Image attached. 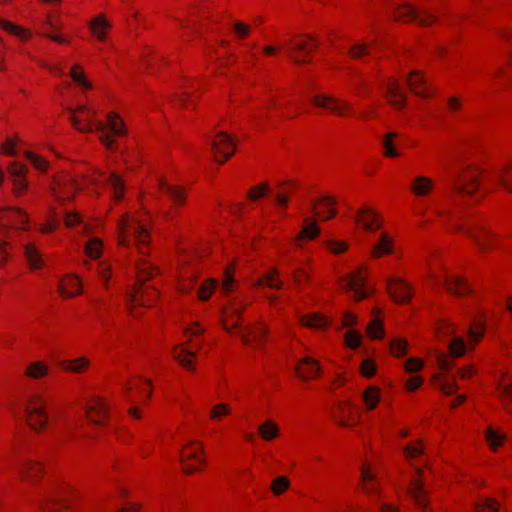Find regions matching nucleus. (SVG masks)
<instances>
[{"label":"nucleus","instance_id":"1","mask_svg":"<svg viewBox=\"0 0 512 512\" xmlns=\"http://www.w3.org/2000/svg\"><path fill=\"white\" fill-rule=\"evenodd\" d=\"M68 111L70 113L69 120L78 131H97L100 133L99 138L101 142L109 150L115 149V141L106 133V129L109 128L115 136H123L125 134L124 123L114 112L108 114L107 124H105L101 121L94 120L93 117L96 111L86 105H78L76 108H68Z\"/></svg>","mask_w":512,"mask_h":512},{"label":"nucleus","instance_id":"2","mask_svg":"<svg viewBox=\"0 0 512 512\" xmlns=\"http://www.w3.org/2000/svg\"><path fill=\"white\" fill-rule=\"evenodd\" d=\"M118 230L120 245L129 246L132 241L141 254L146 253L150 235L148 229L143 224L130 218L129 215H124L119 221Z\"/></svg>","mask_w":512,"mask_h":512},{"label":"nucleus","instance_id":"3","mask_svg":"<svg viewBox=\"0 0 512 512\" xmlns=\"http://www.w3.org/2000/svg\"><path fill=\"white\" fill-rule=\"evenodd\" d=\"M481 172L477 168L467 166L461 170L452 171L449 177L451 185L459 196H472L478 199L486 192L479 189L478 179Z\"/></svg>","mask_w":512,"mask_h":512},{"label":"nucleus","instance_id":"4","mask_svg":"<svg viewBox=\"0 0 512 512\" xmlns=\"http://www.w3.org/2000/svg\"><path fill=\"white\" fill-rule=\"evenodd\" d=\"M156 271L149 263H142L137 265V284L134 287L133 293L130 295V301L133 305H148L150 300L156 298L157 290L155 287L144 288V282L152 277Z\"/></svg>","mask_w":512,"mask_h":512},{"label":"nucleus","instance_id":"5","mask_svg":"<svg viewBox=\"0 0 512 512\" xmlns=\"http://www.w3.org/2000/svg\"><path fill=\"white\" fill-rule=\"evenodd\" d=\"M451 217L455 221L456 229L470 236L480 251L483 252L493 246L492 234L482 223L467 221L464 224H460L457 221L462 218L461 215H451Z\"/></svg>","mask_w":512,"mask_h":512},{"label":"nucleus","instance_id":"6","mask_svg":"<svg viewBox=\"0 0 512 512\" xmlns=\"http://www.w3.org/2000/svg\"><path fill=\"white\" fill-rule=\"evenodd\" d=\"M48 401L42 395L34 394L27 404L28 424L34 430H41L46 426L48 415L46 405Z\"/></svg>","mask_w":512,"mask_h":512},{"label":"nucleus","instance_id":"7","mask_svg":"<svg viewBox=\"0 0 512 512\" xmlns=\"http://www.w3.org/2000/svg\"><path fill=\"white\" fill-rule=\"evenodd\" d=\"M394 16L399 21H410L420 25H430L435 16L430 12L418 10L408 4L398 5L394 8Z\"/></svg>","mask_w":512,"mask_h":512},{"label":"nucleus","instance_id":"8","mask_svg":"<svg viewBox=\"0 0 512 512\" xmlns=\"http://www.w3.org/2000/svg\"><path fill=\"white\" fill-rule=\"evenodd\" d=\"M236 141L225 132L218 133L211 142V149L215 160L218 163H224L234 153Z\"/></svg>","mask_w":512,"mask_h":512},{"label":"nucleus","instance_id":"9","mask_svg":"<svg viewBox=\"0 0 512 512\" xmlns=\"http://www.w3.org/2000/svg\"><path fill=\"white\" fill-rule=\"evenodd\" d=\"M311 101L317 107L325 108L337 116H343L352 112V107L347 101L332 95H316L312 97Z\"/></svg>","mask_w":512,"mask_h":512},{"label":"nucleus","instance_id":"10","mask_svg":"<svg viewBox=\"0 0 512 512\" xmlns=\"http://www.w3.org/2000/svg\"><path fill=\"white\" fill-rule=\"evenodd\" d=\"M340 284L346 292H352L356 300L365 299L369 295L368 290L365 288L366 278L361 274L360 270L344 276L340 280Z\"/></svg>","mask_w":512,"mask_h":512},{"label":"nucleus","instance_id":"11","mask_svg":"<svg viewBox=\"0 0 512 512\" xmlns=\"http://www.w3.org/2000/svg\"><path fill=\"white\" fill-rule=\"evenodd\" d=\"M318 46V43L314 39L306 41H289L287 44L288 51L291 53V60L297 64H304L307 61L305 58L306 54H309Z\"/></svg>","mask_w":512,"mask_h":512},{"label":"nucleus","instance_id":"12","mask_svg":"<svg viewBox=\"0 0 512 512\" xmlns=\"http://www.w3.org/2000/svg\"><path fill=\"white\" fill-rule=\"evenodd\" d=\"M387 289L391 297L397 303H405L412 297V288L403 279L391 277L387 283Z\"/></svg>","mask_w":512,"mask_h":512},{"label":"nucleus","instance_id":"13","mask_svg":"<svg viewBox=\"0 0 512 512\" xmlns=\"http://www.w3.org/2000/svg\"><path fill=\"white\" fill-rule=\"evenodd\" d=\"M203 451L202 445L196 442L190 443L188 447L182 450L180 454V461L185 473L190 474L197 471L195 467L188 464V461L191 459L196 460L200 464H205V459L201 456Z\"/></svg>","mask_w":512,"mask_h":512},{"label":"nucleus","instance_id":"14","mask_svg":"<svg viewBox=\"0 0 512 512\" xmlns=\"http://www.w3.org/2000/svg\"><path fill=\"white\" fill-rule=\"evenodd\" d=\"M417 477L410 482L409 494L416 505L421 509L428 508V494L424 488L423 475L421 469H416Z\"/></svg>","mask_w":512,"mask_h":512},{"label":"nucleus","instance_id":"15","mask_svg":"<svg viewBox=\"0 0 512 512\" xmlns=\"http://www.w3.org/2000/svg\"><path fill=\"white\" fill-rule=\"evenodd\" d=\"M52 190L57 200H70L77 190V184L70 176L65 175L55 180Z\"/></svg>","mask_w":512,"mask_h":512},{"label":"nucleus","instance_id":"16","mask_svg":"<svg viewBox=\"0 0 512 512\" xmlns=\"http://www.w3.org/2000/svg\"><path fill=\"white\" fill-rule=\"evenodd\" d=\"M240 335L246 345L259 347L266 340L267 330L263 323H258L241 329Z\"/></svg>","mask_w":512,"mask_h":512},{"label":"nucleus","instance_id":"17","mask_svg":"<svg viewBox=\"0 0 512 512\" xmlns=\"http://www.w3.org/2000/svg\"><path fill=\"white\" fill-rule=\"evenodd\" d=\"M486 180L491 183H497L512 193V164L496 167L487 175Z\"/></svg>","mask_w":512,"mask_h":512},{"label":"nucleus","instance_id":"18","mask_svg":"<svg viewBox=\"0 0 512 512\" xmlns=\"http://www.w3.org/2000/svg\"><path fill=\"white\" fill-rule=\"evenodd\" d=\"M9 174L13 180L14 191L17 195L23 193L27 188L26 173L27 168L17 162L9 166Z\"/></svg>","mask_w":512,"mask_h":512},{"label":"nucleus","instance_id":"19","mask_svg":"<svg viewBox=\"0 0 512 512\" xmlns=\"http://www.w3.org/2000/svg\"><path fill=\"white\" fill-rule=\"evenodd\" d=\"M297 375L303 380L315 378L320 373V366L311 357H304L296 366Z\"/></svg>","mask_w":512,"mask_h":512},{"label":"nucleus","instance_id":"20","mask_svg":"<svg viewBox=\"0 0 512 512\" xmlns=\"http://www.w3.org/2000/svg\"><path fill=\"white\" fill-rule=\"evenodd\" d=\"M85 411L92 423L100 425L107 415V404L102 399H96L92 404L85 407Z\"/></svg>","mask_w":512,"mask_h":512},{"label":"nucleus","instance_id":"21","mask_svg":"<svg viewBox=\"0 0 512 512\" xmlns=\"http://www.w3.org/2000/svg\"><path fill=\"white\" fill-rule=\"evenodd\" d=\"M444 286L457 296H464L472 291L466 280L458 276H444Z\"/></svg>","mask_w":512,"mask_h":512},{"label":"nucleus","instance_id":"22","mask_svg":"<svg viewBox=\"0 0 512 512\" xmlns=\"http://www.w3.org/2000/svg\"><path fill=\"white\" fill-rule=\"evenodd\" d=\"M355 221L363 226L367 231L376 230L380 227V222L373 210L363 207L357 212Z\"/></svg>","mask_w":512,"mask_h":512},{"label":"nucleus","instance_id":"23","mask_svg":"<svg viewBox=\"0 0 512 512\" xmlns=\"http://www.w3.org/2000/svg\"><path fill=\"white\" fill-rule=\"evenodd\" d=\"M58 291L64 298L73 297L81 293V281L75 276H68L66 279L60 281Z\"/></svg>","mask_w":512,"mask_h":512},{"label":"nucleus","instance_id":"24","mask_svg":"<svg viewBox=\"0 0 512 512\" xmlns=\"http://www.w3.org/2000/svg\"><path fill=\"white\" fill-rule=\"evenodd\" d=\"M407 85L410 90L421 97L428 98L430 93L426 91L427 82L425 78L418 72L414 71L407 77Z\"/></svg>","mask_w":512,"mask_h":512},{"label":"nucleus","instance_id":"25","mask_svg":"<svg viewBox=\"0 0 512 512\" xmlns=\"http://www.w3.org/2000/svg\"><path fill=\"white\" fill-rule=\"evenodd\" d=\"M1 221L9 222L11 226L17 229H25L28 225V217L27 215L19 210V209H12L9 211L4 212L1 217Z\"/></svg>","mask_w":512,"mask_h":512},{"label":"nucleus","instance_id":"26","mask_svg":"<svg viewBox=\"0 0 512 512\" xmlns=\"http://www.w3.org/2000/svg\"><path fill=\"white\" fill-rule=\"evenodd\" d=\"M387 94L390 98V103L398 109H401L405 106L406 96L401 89V86L398 81L393 80L388 83L387 86Z\"/></svg>","mask_w":512,"mask_h":512},{"label":"nucleus","instance_id":"27","mask_svg":"<svg viewBox=\"0 0 512 512\" xmlns=\"http://www.w3.org/2000/svg\"><path fill=\"white\" fill-rule=\"evenodd\" d=\"M90 30L93 35L100 41H105L106 30L111 27L109 21H107L103 15H98L90 23Z\"/></svg>","mask_w":512,"mask_h":512},{"label":"nucleus","instance_id":"28","mask_svg":"<svg viewBox=\"0 0 512 512\" xmlns=\"http://www.w3.org/2000/svg\"><path fill=\"white\" fill-rule=\"evenodd\" d=\"M24 254L31 269H40L43 266V258L34 244H26Z\"/></svg>","mask_w":512,"mask_h":512},{"label":"nucleus","instance_id":"29","mask_svg":"<svg viewBox=\"0 0 512 512\" xmlns=\"http://www.w3.org/2000/svg\"><path fill=\"white\" fill-rule=\"evenodd\" d=\"M43 468L40 463L29 461L20 467V473L22 477L34 483L36 478L42 473Z\"/></svg>","mask_w":512,"mask_h":512},{"label":"nucleus","instance_id":"30","mask_svg":"<svg viewBox=\"0 0 512 512\" xmlns=\"http://www.w3.org/2000/svg\"><path fill=\"white\" fill-rule=\"evenodd\" d=\"M433 189V182L425 177L418 176L414 179V182L411 186V191L416 196H425Z\"/></svg>","mask_w":512,"mask_h":512},{"label":"nucleus","instance_id":"31","mask_svg":"<svg viewBox=\"0 0 512 512\" xmlns=\"http://www.w3.org/2000/svg\"><path fill=\"white\" fill-rule=\"evenodd\" d=\"M161 191L168 195L175 204H182L185 199V193L181 187L173 186L165 181L160 182Z\"/></svg>","mask_w":512,"mask_h":512},{"label":"nucleus","instance_id":"32","mask_svg":"<svg viewBox=\"0 0 512 512\" xmlns=\"http://www.w3.org/2000/svg\"><path fill=\"white\" fill-rule=\"evenodd\" d=\"M372 256L380 257L392 253V239L386 233L380 235L379 242L372 248Z\"/></svg>","mask_w":512,"mask_h":512},{"label":"nucleus","instance_id":"33","mask_svg":"<svg viewBox=\"0 0 512 512\" xmlns=\"http://www.w3.org/2000/svg\"><path fill=\"white\" fill-rule=\"evenodd\" d=\"M102 249V241L96 237L90 238L84 247L86 256L92 260H98L101 257Z\"/></svg>","mask_w":512,"mask_h":512},{"label":"nucleus","instance_id":"34","mask_svg":"<svg viewBox=\"0 0 512 512\" xmlns=\"http://www.w3.org/2000/svg\"><path fill=\"white\" fill-rule=\"evenodd\" d=\"M258 432L264 440L271 441L278 437L279 427L275 422L267 420L258 427Z\"/></svg>","mask_w":512,"mask_h":512},{"label":"nucleus","instance_id":"35","mask_svg":"<svg viewBox=\"0 0 512 512\" xmlns=\"http://www.w3.org/2000/svg\"><path fill=\"white\" fill-rule=\"evenodd\" d=\"M89 365V360L85 357H81L75 360H64L60 363V366L67 371L81 373Z\"/></svg>","mask_w":512,"mask_h":512},{"label":"nucleus","instance_id":"36","mask_svg":"<svg viewBox=\"0 0 512 512\" xmlns=\"http://www.w3.org/2000/svg\"><path fill=\"white\" fill-rule=\"evenodd\" d=\"M48 374V367L42 361L32 362L28 365L25 375L32 379H38Z\"/></svg>","mask_w":512,"mask_h":512},{"label":"nucleus","instance_id":"37","mask_svg":"<svg viewBox=\"0 0 512 512\" xmlns=\"http://www.w3.org/2000/svg\"><path fill=\"white\" fill-rule=\"evenodd\" d=\"M301 323L309 328L322 329L328 325V320L320 314H311L303 316Z\"/></svg>","mask_w":512,"mask_h":512},{"label":"nucleus","instance_id":"38","mask_svg":"<svg viewBox=\"0 0 512 512\" xmlns=\"http://www.w3.org/2000/svg\"><path fill=\"white\" fill-rule=\"evenodd\" d=\"M196 353L184 347H176L174 352L175 359L185 368L192 369V358Z\"/></svg>","mask_w":512,"mask_h":512},{"label":"nucleus","instance_id":"39","mask_svg":"<svg viewBox=\"0 0 512 512\" xmlns=\"http://www.w3.org/2000/svg\"><path fill=\"white\" fill-rule=\"evenodd\" d=\"M106 181L112 187L115 199L120 200L125 191V186L121 177L117 173L111 172Z\"/></svg>","mask_w":512,"mask_h":512},{"label":"nucleus","instance_id":"40","mask_svg":"<svg viewBox=\"0 0 512 512\" xmlns=\"http://www.w3.org/2000/svg\"><path fill=\"white\" fill-rule=\"evenodd\" d=\"M361 481L363 490L367 494L376 493L377 487L374 480V475L371 473L369 467L363 466L361 470Z\"/></svg>","mask_w":512,"mask_h":512},{"label":"nucleus","instance_id":"41","mask_svg":"<svg viewBox=\"0 0 512 512\" xmlns=\"http://www.w3.org/2000/svg\"><path fill=\"white\" fill-rule=\"evenodd\" d=\"M398 136L395 132H388L383 136L382 146L384 148V155L387 157L395 158L398 157L399 153L393 144L394 139Z\"/></svg>","mask_w":512,"mask_h":512},{"label":"nucleus","instance_id":"42","mask_svg":"<svg viewBox=\"0 0 512 512\" xmlns=\"http://www.w3.org/2000/svg\"><path fill=\"white\" fill-rule=\"evenodd\" d=\"M319 234V228L314 221L305 220V225L296 237V242H300L303 238L314 239Z\"/></svg>","mask_w":512,"mask_h":512},{"label":"nucleus","instance_id":"43","mask_svg":"<svg viewBox=\"0 0 512 512\" xmlns=\"http://www.w3.org/2000/svg\"><path fill=\"white\" fill-rule=\"evenodd\" d=\"M0 26L7 32L20 37L21 39H27L30 37V32L20 26H17L9 21L0 20Z\"/></svg>","mask_w":512,"mask_h":512},{"label":"nucleus","instance_id":"44","mask_svg":"<svg viewBox=\"0 0 512 512\" xmlns=\"http://www.w3.org/2000/svg\"><path fill=\"white\" fill-rule=\"evenodd\" d=\"M54 501H56L54 493L46 492L38 501L41 512H56L57 508Z\"/></svg>","mask_w":512,"mask_h":512},{"label":"nucleus","instance_id":"45","mask_svg":"<svg viewBox=\"0 0 512 512\" xmlns=\"http://www.w3.org/2000/svg\"><path fill=\"white\" fill-rule=\"evenodd\" d=\"M485 330V324L481 320L474 321L469 327L468 334L471 343H477L483 336Z\"/></svg>","mask_w":512,"mask_h":512},{"label":"nucleus","instance_id":"46","mask_svg":"<svg viewBox=\"0 0 512 512\" xmlns=\"http://www.w3.org/2000/svg\"><path fill=\"white\" fill-rule=\"evenodd\" d=\"M474 512H498V504L493 498H485L475 504Z\"/></svg>","mask_w":512,"mask_h":512},{"label":"nucleus","instance_id":"47","mask_svg":"<svg viewBox=\"0 0 512 512\" xmlns=\"http://www.w3.org/2000/svg\"><path fill=\"white\" fill-rule=\"evenodd\" d=\"M290 486V481L285 476H278L271 483V491L274 495L279 496Z\"/></svg>","mask_w":512,"mask_h":512},{"label":"nucleus","instance_id":"48","mask_svg":"<svg viewBox=\"0 0 512 512\" xmlns=\"http://www.w3.org/2000/svg\"><path fill=\"white\" fill-rule=\"evenodd\" d=\"M450 355L453 357H460L466 351V344L461 337H454L449 343Z\"/></svg>","mask_w":512,"mask_h":512},{"label":"nucleus","instance_id":"49","mask_svg":"<svg viewBox=\"0 0 512 512\" xmlns=\"http://www.w3.org/2000/svg\"><path fill=\"white\" fill-rule=\"evenodd\" d=\"M506 436L501 434L492 428H488L486 432V440L488 441L492 449H496L504 442Z\"/></svg>","mask_w":512,"mask_h":512},{"label":"nucleus","instance_id":"50","mask_svg":"<svg viewBox=\"0 0 512 512\" xmlns=\"http://www.w3.org/2000/svg\"><path fill=\"white\" fill-rule=\"evenodd\" d=\"M364 401L368 409H374L379 401V390L376 387H369L364 394Z\"/></svg>","mask_w":512,"mask_h":512},{"label":"nucleus","instance_id":"51","mask_svg":"<svg viewBox=\"0 0 512 512\" xmlns=\"http://www.w3.org/2000/svg\"><path fill=\"white\" fill-rule=\"evenodd\" d=\"M217 287V283L214 280L208 279L204 281L198 290V296L201 300H207L212 292Z\"/></svg>","mask_w":512,"mask_h":512},{"label":"nucleus","instance_id":"52","mask_svg":"<svg viewBox=\"0 0 512 512\" xmlns=\"http://www.w3.org/2000/svg\"><path fill=\"white\" fill-rule=\"evenodd\" d=\"M367 334L371 339H379L383 336V327L379 319L375 318L368 324Z\"/></svg>","mask_w":512,"mask_h":512},{"label":"nucleus","instance_id":"53","mask_svg":"<svg viewBox=\"0 0 512 512\" xmlns=\"http://www.w3.org/2000/svg\"><path fill=\"white\" fill-rule=\"evenodd\" d=\"M80 67L78 65L74 66L71 69L70 75L71 78L77 82L79 85H81L85 89H91L92 85L91 83L85 78V75L83 72L79 71Z\"/></svg>","mask_w":512,"mask_h":512},{"label":"nucleus","instance_id":"54","mask_svg":"<svg viewBox=\"0 0 512 512\" xmlns=\"http://www.w3.org/2000/svg\"><path fill=\"white\" fill-rule=\"evenodd\" d=\"M407 347L408 343L403 339H394L390 345L391 352L397 357L405 356L407 354Z\"/></svg>","mask_w":512,"mask_h":512},{"label":"nucleus","instance_id":"55","mask_svg":"<svg viewBox=\"0 0 512 512\" xmlns=\"http://www.w3.org/2000/svg\"><path fill=\"white\" fill-rule=\"evenodd\" d=\"M498 391L504 405L508 408L509 404H512V382L500 384Z\"/></svg>","mask_w":512,"mask_h":512},{"label":"nucleus","instance_id":"56","mask_svg":"<svg viewBox=\"0 0 512 512\" xmlns=\"http://www.w3.org/2000/svg\"><path fill=\"white\" fill-rule=\"evenodd\" d=\"M230 407L226 403H219L210 411V419L211 420H219L222 416H226L230 413Z\"/></svg>","mask_w":512,"mask_h":512},{"label":"nucleus","instance_id":"57","mask_svg":"<svg viewBox=\"0 0 512 512\" xmlns=\"http://www.w3.org/2000/svg\"><path fill=\"white\" fill-rule=\"evenodd\" d=\"M260 285H265L269 288H280L282 282L278 279L277 271L274 270L272 273L265 275L259 283Z\"/></svg>","mask_w":512,"mask_h":512},{"label":"nucleus","instance_id":"58","mask_svg":"<svg viewBox=\"0 0 512 512\" xmlns=\"http://www.w3.org/2000/svg\"><path fill=\"white\" fill-rule=\"evenodd\" d=\"M96 270L98 275L105 282V285H107V282L111 275V265L107 261H100L96 265Z\"/></svg>","mask_w":512,"mask_h":512},{"label":"nucleus","instance_id":"59","mask_svg":"<svg viewBox=\"0 0 512 512\" xmlns=\"http://www.w3.org/2000/svg\"><path fill=\"white\" fill-rule=\"evenodd\" d=\"M345 342L349 348L355 349L361 343V335L355 330H349L345 335Z\"/></svg>","mask_w":512,"mask_h":512},{"label":"nucleus","instance_id":"60","mask_svg":"<svg viewBox=\"0 0 512 512\" xmlns=\"http://www.w3.org/2000/svg\"><path fill=\"white\" fill-rule=\"evenodd\" d=\"M136 387L141 391V393L146 394L147 397L151 394V384L148 380H137L129 385L126 386L127 390H131L132 388Z\"/></svg>","mask_w":512,"mask_h":512},{"label":"nucleus","instance_id":"61","mask_svg":"<svg viewBox=\"0 0 512 512\" xmlns=\"http://www.w3.org/2000/svg\"><path fill=\"white\" fill-rule=\"evenodd\" d=\"M319 204L327 208V215L322 217V220H326L335 216L336 211L332 208L335 204V200L330 196H325L320 199Z\"/></svg>","mask_w":512,"mask_h":512},{"label":"nucleus","instance_id":"62","mask_svg":"<svg viewBox=\"0 0 512 512\" xmlns=\"http://www.w3.org/2000/svg\"><path fill=\"white\" fill-rule=\"evenodd\" d=\"M26 155H27V159L33 164V166L36 169H38L40 171L46 170L48 164L44 159H42L38 155L31 153V152H27Z\"/></svg>","mask_w":512,"mask_h":512},{"label":"nucleus","instance_id":"63","mask_svg":"<svg viewBox=\"0 0 512 512\" xmlns=\"http://www.w3.org/2000/svg\"><path fill=\"white\" fill-rule=\"evenodd\" d=\"M267 190L268 185L266 183L259 186H255L249 190L248 197L251 200H257L260 197L264 196L267 193Z\"/></svg>","mask_w":512,"mask_h":512},{"label":"nucleus","instance_id":"64","mask_svg":"<svg viewBox=\"0 0 512 512\" xmlns=\"http://www.w3.org/2000/svg\"><path fill=\"white\" fill-rule=\"evenodd\" d=\"M368 49L369 48L367 44H355L350 47L348 53L353 58H360L368 53Z\"/></svg>","mask_w":512,"mask_h":512}]
</instances>
